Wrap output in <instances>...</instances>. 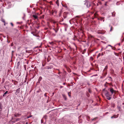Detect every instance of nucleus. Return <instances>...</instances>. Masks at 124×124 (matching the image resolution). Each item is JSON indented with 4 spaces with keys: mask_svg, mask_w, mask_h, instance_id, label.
<instances>
[{
    "mask_svg": "<svg viewBox=\"0 0 124 124\" xmlns=\"http://www.w3.org/2000/svg\"><path fill=\"white\" fill-rule=\"evenodd\" d=\"M32 116H28L27 117V118H28V119L29 118H30V117H31Z\"/></svg>",
    "mask_w": 124,
    "mask_h": 124,
    "instance_id": "9b49d317",
    "label": "nucleus"
},
{
    "mask_svg": "<svg viewBox=\"0 0 124 124\" xmlns=\"http://www.w3.org/2000/svg\"><path fill=\"white\" fill-rule=\"evenodd\" d=\"M103 49V48H102L101 49V51H102V50Z\"/></svg>",
    "mask_w": 124,
    "mask_h": 124,
    "instance_id": "412c9836",
    "label": "nucleus"
},
{
    "mask_svg": "<svg viewBox=\"0 0 124 124\" xmlns=\"http://www.w3.org/2000/svg\"><path fill=\"white\" fill-rule=\"evenodd\" d=\"M88 92L90 93H91V91L90 89H88Z\"/></svg>",
    "mask_w": 124,
    "mask_h": 124,
    "instance_id": "f8f14e48",
    "label": "nucleus"
},
{
    "mask_svg": "<svg viewBox=\"0 0 124 124\" xmlns=\"http://www.w3.org/2000/svg\"><path fill=\"white\" fill-rule=\"evenodd\" d=\"M4 25H5V23L4 24Z\"/></svg>",
    "mask_w": 124,
    "mask_h": 124,
    "instance_id": "7c9ffc66",
    "label": "nucleus"
},
{
    "mask_svg": "<svg viewBox=\"0 0 124 124\" xmlns=\"http://www.w3.org/2000/svg\"><path fill=\"white\" fill-rule=\"evenodd\" d=\"M53 29L55 31L56 33H57L58 30V29H57V30H56L54 28H53Z\"/></svg>",
    "mask_w": 124,
    "mask_h": 124,
    "instance_id": "1a4fd4ad",
    "label": "nucleus"
},
{
    "mask_svg": "<svg viewBox=\"0 0 124 124\" xmlns=\"http://www.w3.org/2000/svg\"><path fill=\"white\" fill-rule=\"evenodd\" d=\"M120 107H119V110H120V109H120Z\"/></svg>",
    "mask_w": 124,
    "mask_h": 124,
    "instance_id": "b1692460",
    "label": "nucleus"
},
{
    "mask_svg": "<svg viewBox=\"0 0 124 124\" xmlns=\"http://www.w3.org/2000/svg\"><path fill=\"white\" fill-rule=\"evenodd\" d=\"M69 96H70V95H69Z\"/></svg>",
    "mask_w": 124,
    "mask_h": 124,
    "instance_id": "c756f323",
    "label": "nucleus"
},
{
    "mask_svg": "<svg viewBox=\"0 0 124 124\" xmlns=\"http://www.w3.org/2000/svg\"><path fill=\"white\" fill-rule=\"evenodd\" d=\"M101 55V54L100 53H99L98 55L97 56V58H98Z\"/></svg>",
    "mask_w": 124,
    "mask_h": 124,
    "instance_id": "9d476101",
    "label": "nucleus"
},
{
    "mask_svg": "<svg viewBox=\"0 0 124 124\" xmlns=\"http://www.w3.org/2000/svg\"><path fill=\"white\" fill-rule=\"evenodd\" d=\"M58 2V0H57L56 2V3L57 4L58 6L59 5Z\"/></svg>",
    "mask_w": 124,
    "mask_h": 124,
    "instance_id": "423d86ee",
    "label": "nucleus"
},
{
    "mask_svg": "<svg viewBox=\"0 0 124 124\" xmlns=\"http://www.w3.org/2000/svg\"><path fill=\"white\" fill-rule=\"evenodd\" d=\"M87 95V96H88V97L89 96V95L88 94V95Z\"/></svg>",
    "mask_w": 124,
    "mask_h": 124,
    "instance_id": "6ab92c4d",
    "label": "nucleus"
},
{
    "mask_svg": "<svg viewBox=\"0 0 124 124\" xmlns=\"http://www.w3.org/2000/svg\"><path fill=\"white\" fill-rule=\"evenodd\" d=\"M105 95L108 100H110L111 99V97H110V95L109 92H107L105 94Z\"/></svg>",
    "mask_w": 124,
    "mask_h": 124,
    "instance_id": "f257e3e1",
    "label": "nucleus"
},
{
    "mask_svg": "<svg viewBox=\"0 0 124 124\" xmlns=\"http://www.w3.org/2000/svg\"><path fill=\"white\" fill-rule=\"evenodd\" d=\"M33 16L35 19H37V17L36 15H33Z\"/></svg>",
    "mask_w": 124,
    "mask_h": 124,
    "instance_id": "0eeeda50",
    "label": "nucleus"
},
{
    "mask_svg": "<svg viewBox=\"0 0 124 124\" xmlns=\"http://www.w3.org/2000/svg\"><path fill=\"white\" fill-rule=\"evenodd\" d=\"M13 45V43H12V44H11V46H12Z\"/></svg>",
    "mask_w": 124,
    "mask_h": 124,
    "instance_id": "aec40b11",
    "label": "nucleus"
},
{
    "mask_svg": "<svg viewBox=\"0 0 124 124\" xmlns=\"http://www.w3.org/2000/svg\"><path fill=\"white\" fill-rule=\"evenodd\" d=\"M94 119H93L92 120H93Z\"/></svg>",
    "mask_w": 124,
    "mask_h": 124,
    "instance_id": "cd10ccee",
    "label": "nucleus"
},
{
    "mask_svg": "<svg viewBox=\"0 0 124 124\" xmlns=\"http://www.w3.org/2000/svg\"><path fill=\"white\" fill-rule=\"evenodd\" d=\"M112 27H111L110 30V31H112Z\"/></svg>",
    "mask_w": 124,
    "mask_h": 124,
    "instance_id": "dca6fc26",
    "label": "nucleus"
},
{
    "mask_svg": "<svg viewBox=\"0 0 124 124\" xmlns=\"http://www.w3.org/2000/svg\"><path fill=\"white\" fill-rule=\"evenodd\" d=\"M85 4L86 3L87 4L86 6L87 7H90L91 5L90 3L89 2H87V1H85Z\"/></svg>",
    "mask_w": 124,
    "mask_h": 124,
    "instance_id": "f03ea898",
    "label": "nucleus"
},
{
    "mask_svg": "<svg viewBox=\"0 0 124 124\" xmlns=\"http://www.w3.org/2000/svg\"><path fill=\"white\" fill-rule=\"evenodd\" d=\"M118 114H117L116 115H114L112 116L111 117V118H117L118 117Z\"/></svg>",
    "mask_w": 124,
    "mask_h": 124,
    "instance_id": "7ed1b4c3",
    "label": "nucleus"
},
{
    "mask_svg": "<svg viewBox=\"0 0 124 124\" xmlns=\"http://www.w3.org/2000/svg\"><path fill=\"white\" fill-rule=\"evenodd\" d=\"M108 46H107L105 48H104V49H106V48H107Z\"/></svg>",
    "mask_w": 124,
    "mask_h": 124,
    "instance_id": "a211bd4d",
    "label": "nucleus"
},
{
    "mask_svg": "<svg viewBox=\"0 0 124 124\" xmlns=\"http://www.w3.org/2000/svg\"><path fill=\"white\" fill-rule=\"evenodd\" d=\"M62 86L61 87V88H62Z\"/></svg>",
    "mask_w": 124,
    "mask_h": 124,
    "instance_id": "2f4dec72",
    "label": "nucleus"
},
{
    "mask_svg": "<svg viewBox=\"0 0 124 124\" xmlns=\"http://www.w3.org/2000/svg\"><path fill=\"white\" fill-rule=\"evenodd\" d=\"M10 24L12 26H13V25L12 23H11Z\"/></svg>",
    "mask_w": 124,
    "mask_h": 124,
    "instance_id": "4468645a",
    "label": "nucleus"
},
{
    "mask_svg": "<svg viewBox=\"0 0 124 124\" xmlns=\"http://www.w3.org/2000/svg\"><path fill=\"white\" fill-rule=\"evenodd\" d=\"M110 91L112 94H113L114 91L113 90V89L112 88L110 89Z\"/></svg>",
    "mask_w": 124,
    "mask_h": 124,
    "instance_id": "20e7f679",
    "label": "nucleus"
},
{
    "mask_svg": "<svg viewBox=\"0 0 124 124\" xmlns=\"http://www.w3.org/2000/svg\"><path fill=\"white\" fill-rule=\"evenodd\" d=\"M25 124H28V123L27 122Z\"/></svg>",
    "mask_w": 124,
    "mask_h": 124,
    "instance_id": "393cba45",
    "label": "nucleus"
},
{
    "mask_svg": "<svg viewBox=\"0 0 124 124\" xmlns=\"http://www.w3.org/2000/svg\"><path fill=\"white\" fill-rule=\"evenodd\" d=\"M104 17H100V18L99 19L101 21H103V22H104Z\"/></svg>",
    "mask_w": 124,
    "mask_h": 124,
    "instance_id": "39448f33",
    "label": "nucleus"
},
{
    "mask_svg": "<svg viewBox=\"0 0 124 124\" xmlns=\"http://www.w3.org/2000/svg\"><path fill=\"white\" fill-rule=\"evenodd\" d=\"M8 93V91H6L4 93V94L3 95V96H5V95L7 94Z\"/></svg>",
    "mask_w": 124,
    "mask_h": 124,
    "instance_id": "6e6552de",
    "label": "nucleus"
},
{
    "mask_svg": "<svg viewBox=\"0 0 124 124\" xmlns=\"http://www.w3.org/2000/svg\"><path fill=\"white\" fill-rule=\"evenodd\" d=\"M108 46H111V47H112V46H111V45H108Z\"/></svg>",
    "mask_w": 124,
    "mask_h": 124,
    "instance_id": "f3484780",
    "label": "nucleus"
},
{
    "mask_svg": "<svg viewBox=\"0 0 124 124\" xmlns=\"http://www.w3.org/2000/svg\"><path fill=\"white\" fill-rule=\"evenodd\" d=\"M41 123H42V120H41Z\"/></svg>",
    "mask_w": 124,
    "mask_h": 124,
    "instance_id": "bb28decb",
    "label": "nucleus"
},
{
    "mask_svg": "<svg viewBox=\"0 0 124 124\" xmlns=\"http://www.w3.org/2000/svg\"><path fill=\"white\" fill-rule=\"evenodd\" d=\"M54 22V23H55V22Z\"/></svg>",
    "mask_w": 124,
    "mask_h": 124,
    "instance_id": "c85d7f7f",
    "label": "nucleus"
},
{
    "mask_svg": "<svg viewBox=\"0 0 124 124\" xmlns=\"http://www.w3.org/2000/svg\"><path fill=\"white\" fill-rule=\"evenodd\" d=\"M2 110L1 108V105L0 104V111H1Z\"/></svg>",
    "mask_w": 124,
    "mask_h": 124,
    "instance_id": "ddd939ff",
    "label": "nucleus"
},
{
    "mask_svg": "<svg viewBox=\"0 0 124 124\" xmlns=\"http://www.w3.org/2000/svg\"><path fill=\"white\" fill-rule=\"evenodd\" d=\"M53 35L54 36H55V34H53Z\"/></svg>",
    "mask_w": 124,
    "mask_h": 124,
    "instance_id": "4be33fe9",
    "label": "nucleus"
},
{
    "mask_svg": "<svg viewBox=\"0 0 124 124\" xmlns=\"http://www.w3.org/2000/svg\"><path fill=\"white\" fill-rule=\"evenodd\" d=\"M78 17V16H76V17Z\"/></svg>",
    "mask_w": 124,
    "mask_h": 124,
    "instance_id": "a878e982",
    "label": "nucleus"
},
{
    "mask_svg": "<svg viewBox=\"0 0 124 124\" xmlns=\"http://www.w3.org/2000/svg\"><path fill=\"white\" fill-rule=\"evenodd\" d=\"M62 3V6H64L63 5V4H62V3Z\"/></svg>",
    "mask_w": 124,
    "mask_h": 124,
    "instance_id": "5701e85b",
    "label": "nucleus"
},
{
    "mask_svg": "<svg viewBox=\"0 0 124 124\" xmlns=\"http://www.w3.org/2000/svg\"><path fill=\"white\" fill-rule=\"evenodd\" d=\"M2 21L3 22H4V23H5V21L4 20H2Z\"/></svg>",
    "mask_w": 124,
    "mask_h": 124,
    "instance_id": "2eb2a0df",
    "label": "nucleus"
}]
</instances>
